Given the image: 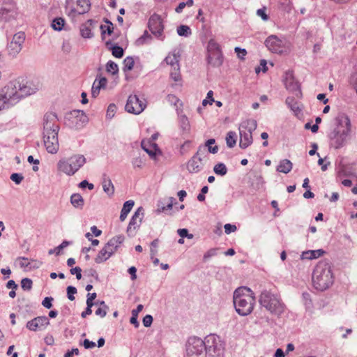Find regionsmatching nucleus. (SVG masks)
Segmentation results:
<instances>
[{"label":"nucleus","instance_id":"1","mask_svg":"<svg viewBox=\"0 0 357 357\" xmlns=\"http://www.w3.org/2000/svg\"><path fill=\"white\" fill-rule=\"evenodd\" d=\"M38 89V86L32 82L14 79L1 89L0 97L6 102L7 107H9L16 105L22 98L35 93Z\"/></svg>","mask_w":357,"mask_h":357},{"label":"nucleus","instance_id":"2","mask_svg":"<svg viewBox=\"0 0 357 357\" xmlns=\"http://www.w3.org/2000/svg\"><path fill=\"white\" fill-rule=\"evenodd\" d=\"M60 127L58 118L55 113H47L43 117V143L47 151L50 153H56L59 149L58 133Z\"/></svg>","mask_w":357,"mask_h":357},{"label":"nucleus","instance_id":"3","mask_svg":"<svg viewBox=\"0 0 357 357\" xmlns=\"http://www.w3.org/2000/svg\"><path fill=\"white\" fill-rule=\"evenodd\" d=\"M233 301L236 312L241 316H247L254 309L255 296L250 288L240 287L234 292Z\"/></svg>","mask_w":357,"mask_h":357},{"label":"nucleus","instance_id":"4","mask_svg":"<svg viewBox=\"0 0 357 357\" xmlns=\"http://www.w3.org/2000/svg\"><path fill=\"white\" fill-rule=\"evenodd\" d=\"M312 282L316 289L324 291L333 283V275L330 264L326 261H319L312 274Z\"/></svg>","mask_w":357,"mask_h":357},{"label":"nucleus","instance_id":"5","mask_svg":"<svg viewBox=\"0 0 357 357\" xmlns=\"http://www.w3.org/2000/svg\"><path fill=\"white\" fill-rule=\"evenodd\" d=\"M259 302L271 314L280 315L284 312V304L282 302L280 295L275 291L263 290L259 296Z\"/></svg>","mask_w":357,"mask_h":357},{"label":"nucleus","instance_id":"6","mask_svg":"<svg viewBox=\"0 0 357 357\" xmlns=\"http://www.w3.org/2000/svg\"><path fill=\"white\" fill-rule=\"evenodd\" d=\"M86 162L83 155H73L68 159L60 160L57 163L59 171L68 176L74 175Z\"/></svg>","mask_w":357,"mask_h":357},{"label":"nucleus","instance_id":"7","mask_svg":"<svg viewBox=\"0 0 357 357\" xmlns=\"http://www.w3.org/2000/svg\"><path fill=\"white\" fill-rule=\"evenodd\" d=\"M257 123L255 119H245L239 126L240 142L239 146L241 149H246L253 142L252 132L257 128Z\"/></svg>","mask_w":357,"mask_h":357},{"label":"nucleus","instance_id":"8","mask_svg":"<svg viewBox=\"0 0 357 357\" xmlns=\"http://www.w3.org/2000/svg\"><path fill=\"white\" fill-rule=\"evenodd\" d=\"M64 121L70 128L80 130L86 125L89 119L82 110L75 109L66 114Z\"/></svg>","mask_w":357,"mask_h":357},{"label":"nucleus","instance_id":"9","mask_svg":"<svg viewBox=\"0 0 357 357\" xmlns=\"http://www.w3.org/2000/svg\"><path fill=\"white\" fill-rule=\"evenodd\" d=\"M206 356L209 357H223L225 354L224 344L220 337L210 334L205 337Z\"/></svg>","mask_w":357,"mask_h":357},{"label":"nucleus","instance_id":"10","mask_svg":"<svg viewBox=\"0 0 357 357\" xmlns=\"http://www.w3.org/2000/svg\"><path fill=\"white\" fill-rule=\"evenodd\" d=\"M205 339L197 337H191L188 339L186 345L188 357H206Z\"/></svg>","mask_w":357,"mask_h":357},{"label":"nucleus","instance_id":"11","mask_svg":"<svg viewBox=\"0 0 357 357\" xmlns=\"http://www.w3.org/2000/svg\"><path fill=\"white\" fill-rule=\"evenodd\" d=\"M351 133V122L347 119L346 122V128L342 130L335 129L329 135L331 145L335 149H339L343 147L348 139Z\"/></svg>","mask_w":357,"mask_h":357},{"label":"nucleus","instance_id":"12","mask_svg":"<svg viewBox=\"0 0 357 357\" xmlns=\"http://www.w3.org/2000/svg\"><path fill=\"white\" fill-rule=\"evenodd\" d=\"M146 107L144 99H140L137 95L129 96L126 104V110L131 114H139Z\"/></svg>","mask_w":357,"mask_h":357},{"label":"nucleus","instance_id":"13","mask_svg":"<svg viewBox=\"0 0 357 357\" xmlns=\"http://www.w3.org/2000/svg\"><path fill=\"white\" fill-rule=\"evenodd\" d=\"M148 26L151 33L158 39L163 40L165 36L163 35L164 25L162 19L159 15H152L148 23Z\"/></svg>","mask_w":357,"mask_h":357},{"label":"nucleus","instance_id":"14","mask_svg":"<svg viewBox=\"0 0 357 357\" xmlns=\"http://www.w3.org/2000/svg\"><path fill=\"white\" fill-rule=\"evenodd\" d=\"M202 146L198 148L197 153L188 160L187 163V169L191 174H195L201 172L204 166L202 153Z\"/></svg>","mask_w":357,"mask_h":357},{"label":"nucleus","instance_id":"15","mask_svg":"<svg viewBox=\"0 0 357 357\" xmlns=\"http://www.w3.org/2000/svg\"><path fill=\"white\" fill-rule=\"evenodd\" d=\"M283 82L287 91L294 93L297 98L301 97L300 84L297 81L295 80L293 72L291 70H287L285 72Z\"/></svg>","mask_w":357,"mask_h":357},{"label":"nucleus","instance_id":"16","mask_svg":"<svg viewBox=\"0 0 357 357\" xmlns=\"http://www.w3.org/2000/svg\"><path fill=\"white\" fill-rule=\"evenodd\" d=\"M76 4L77 8H66L67 15L70 17H75L77 15H84L87 13L91 7V3L90 0H77Z\"/></svg>","mask_w":357,"mask_h":357},{"label":"nucleus","instance_id":"17","mask_svg":"<svg viewBox=\"0 0 357 357\" xmlns=\"http://www.w3.org/2000/svg\"><path fill=\"white\" fill-rule=\"evenodd\" d=\"M265 45L273 53L280 54L284 51V41L275 35L268 36L265 40Z\"/></svg>","mask_w":357,"mask_h":357},{"label":"nucleus","instance_id":"18","mask_svg":"<svg viewBox=\"0 0 357 357\" xmlns=\"http://www.w3.org/2000/svg\"><path fill=\"white\" fill-rule=\"evenodd\" d=\"M144 217V208L139 207L132 216L127 228V233L129 236H134L136 229L139 227Z\"/></svg>","mask_w":357,"mask_h":357},{"label":"nucleus","instance_id":"19","mask_svg":"<svg viewBox=\"0 0 357 357\" xmlns=\"http://www.w3.org/2000/svg\"><path fill=\"white\" fill-rule=\"evenodd\" d=\"M50 324V320L46 316H40L29 321L26 328L31 331H43Z\"/></svg>","mask_w":357,"mask_h":357},{"label":"nucleus","instance_id":"20","mask_svg":"<svg viewBox=\"0 0 357 357\" xmlns=\"http://www.w3.org/2000/svg\"><path fill=\"white\" fill-rule=\"evenodd\" d=\"M15 14L14 5L10 2L3 3L0 0V22H7L14 17Z\"/></svg>","mask_w":357,"mask_h":357},{"label":"nucleus","instance_id":"21","mask_svg":"<svg viewBox=\"0 0 357 357\" xmlns=\"http://www.w3.org/2000/svg\"><path fill=\"white\" fill-rule=\"evenodd\" d=\"M96 23V21L92 19L88 20L86 22L81 24L79 28L80 35L84 38H91L93 37L92 27Z\"/></svg>","mask_w":357,"mask_h":357},{"label":"nucleus","instance_id":"22","mask_svg":"<svg viewBox=\"0 0 357 357\" xmlns=\"http://www.w3.org/2000/svg\"><path fill=\"white\" fill-rule=\"evenodd\" d=\"M124 236L123 235L116 236L112 238L105 246L111 252L112 255L117 250L119 246L124 241Z\"/></svg>","mask_w":357,"mask_h":357},{"label":"nucleus","instance_id":"23","mask_svg":"<svg viewBox=\"0 0 357 357\" xmlns=\"http://www.w3.org/2000/svg\"><path fill=\"white\" fill-rule=\"evenodd\" d=\"M175 201L174 197H168L167 201H159L158 203V207L156 209V213L158 214L161 213H165L168 214V211H170L172 209L173 204Z\"/></svg>","mask_w":357,"mask_h":357},{"label":"nucleus","instance_id":"24","mask_svg":"<svg viewBox=\"0 0 357 357\" xmlns=\"http://www.w3.org/2000/svg\"><path fill=\"white\" fill-rule=\"evenodd\" d=\"M102 186L103 191L108 195L112 196L114 193V186L107 174L102 176Z\"/></svg>","mask_w":357,"mask_h":357},{"label":"nucleus","instance_id":"25","mask_svg":"<svg viewBox=\"0 0 357 357\" xmlns=\"http://www.w3.org/2000/svg\"><path fill=\"white\" fill-rule=\"evenodd\" d=\"M223 56L222 52H209L207 60L208 63L213 67H218L222 63Z\"/></svg>","mask_w":357,"mask_h":357},{"label":"nucleus","instance_id":"26","mask_svg":"<svg viewBox=\"0 0 357 357\" xmlns=\"http://www.w3.org/2000/svg\"><path fill=\"white\" fill-rule=\"evenodd\" d=\"M142 149L146 152L151 158H155L156 155L157 144L151 143L150 140H142L141 142Z\"/></svg>","mask_w":357,"mask_h":357},{"label":"nucleus","instance_id":"27","mask_svg":"<svg viewBox=\"0 0 357 357\" xmlns=\"http://www.w3.org/2000/svg\"><path fill=\"white\" fill-rule=\"evenodd\" d=\"M285 103L296 116H298L301 113V109L300 108L298 102L294 97H287L286 98Z\"/></svg>","mask_w":357,"mask_h":357},{"label":"nucleus","instance_id":"28","mask_svg":"<svg viewBox=\"0 0 357 357\" xmlns=\"http://www.w3.org/2000/svg\"><path fill=\"white\" fill-rule=\"evenodd\" d=\"M293 167L292 162L288 159L282 160L277 167V171L284 174L289 173Z\"/></svg>","mask_w":357,"mask_h":357},{"label":"nucleus","instance_id":"29","mask_svg":"<svg viewBox=\"0 0 357 357\" xmlns=\"http://www.w3.org/2000/svg\"><path fill=\"white\" fill-rule=\"evenodd\" d=\"M324 253V251L321 249L308 250L302 253L301 258L303 259H314L321 257Z\"/></svg>","mask_w":357,"mask_h":357},{"label":"nucleus","instance_id":"30","mask_svg":"<svg viewBox=\"0 0 357 357\" xmlns=\"http://www.w3.org/2000/svg\"><path fill=\"white\" fill-rule=\"evenodd\" d=\"M134 204H135V202L132 200L126 201L123 204V208L121 211L120 218H119L121 221H124L126 220L128 214L130 213V211L132 208Z\"/></svg>","mask_w":357,"mask_h":357},{"label":"nucleus","instance_id":"31","mask_svg":"<svg viewBox=\"0 0 357 357\" xmlns=\"http://www.w3.org/2000/svg\"><path fill=\"white\" fill-rule=\"evenodd\" d=\"M110 257H112L111 252L104 246L95 258V261L97 264H100L107 260Z\"/></svg>","mask_w":357,"mask_h":357},{"label":"nucleus","instance_id":"32","mask_svg":"<svg viewBox=\"0 0 357 357\" xmlns=\"http://www.w3.org/2000/svg\"><path fill=\"white\" fill-rule=\"evenodd\" d=\"M70 203L75 208H82L84 204V201L81 195L75 193L70 197Z\"/></svg>","mask_w":357,"mask_h":357},{"label":"nucleus","instance_id":"33","mask_svg":"<svg viewBox=\"0 0 357 357\" xmlns=\"http://www.w3.org/2000/svg\"><path fill=\"white\" fill-rule=\"evenodd\" d=\"M22 47L17 45L16 43L10 42L8 45V54L12 56H15L22 50Z\"/></svg>","mask_w":357,"mask_h":357},{"label":"nucleus","instance_id":"34","mask_svg":"<svg viewBox=\"0 0 357 357\" xmlns=\"http://www.w3.org/2000/svg\"><path fill=\"white\" fill-rule=\"evenodd\" d=\"M145 158H142L140 155L133 157L131 160V164L134 169H142L145 163Z\"/></svg>","mask_w":357,"mask_h":357},{"label":"nucleus","instance_id":"35","mask_svg":"<svg viewBox=\"0 0 357 357\" xmlns=\"http://www.w3.org/2000/svg\"><path fill=\"white\" fill-rule=\"evenodd\" d=\"M226 143L229 148H233L236 143V134L234 131H229L226 136Z\"/></svg>","mask_w":357,"mask_h":357},{"label":"nucleus","instance_id":"36","mask_svg":"<svg viewBox=\"0 0 357 357\" xmlns=\"http://www.w3.org/2000/svg\"><path fill=\"white\" fill-rule=\"evenodd\" d=\"M213 171L215 174L222 176L227 173V168L224 163L219 162L214 166Z\"/></svg>","mask_w":357,"mask_h":357},{"label":"nucleus","instance_id":"37","mask_svg":"<svg viewBox=\"0 0 357 357\" xmlns=\"http://www.w3.org/2000/svg\"><path fill=\"white\" fill-rule=\"evenodd\" d=\"M215 143L214 139H209L205 142L204 146L207 148L208 151L211 153L215 154L218 153L219 149L218 146L213 144Z\"/></svg>","mask_w":357,"mask_h":357},{"label":"nucleus","instance_id":"38","mask_svg":"<svg viewBox=\"0 0 357 357\" xmlns=\"http://www.w3.org/2000/svg\"><path fill=\"white\" fill-rule=\"evenodd\" d=\"M65 24V20L62 17H56L52 20V27L56 31H61Z\"/></svg>","mask_w":357,"mask_h":357},{"label":"nucleus","instance_id":"39","mask_svg":"<svg viewBox=\"0 0 357 357\" xmlns=\"http://www.w3.org/2000/svg\"><path fill=\"white\" fill-rule=\"evenodd\" d=\"M98 305H99V307L96 310L95 313L96 315L103 318L107 314V311L108 310V307L104 301H99Z\"/></svg>","mask_w":357,"mask_h":357},{"label":"nucleus","instance_id":"40","mask_svg":"<svg viewBox=\"0 0 357 357\" xmlns=\"http://www.w3.org/2000/svg\"><path fill=\"white\" fill-rule=\"evenodd\" d=\"M135 65V61L133 57L132 56H127L123 60V71H130L132 70Z\"/></svg>","mask_w":357,"mask_h":357},{"label":"nucleus","instance_id":"41","mask_svg":"<svg viewBox=\"0 0 357 357\" xmlns=\"http://www.w3.org/2000/svg\"><path fill=\"white\" fill-rule=\"evenodd\" d=\"M177 33L180 36L188 37L191 35L192 31L190 28L187 25H180L177 27Z\"/></svg>","mask_w":357,"mask_h":357},{"label":"nucleus","instance_id":"42","mask_svg":"<svg viewBox=\"0 0 357 357\" xmlns=\"http://www.w3.org/2000/svg\"><path fill=\"white\" fill-rule=\"evenodd\" d=\"M151 40V35L148 33L147 31H145L144 34L136 40V44L137 45H143L144 44L149 43Z\"/></svg>","mask_w":357,"mask_h":357},{"label":"nucleus","instance_id":"43","mask_svg":"<svg viewBox=\"0 0 357 357\" xmlns=\"http://www.w3.org/2000/svg\"><path fill=\"white\" fill-rule=\"evenodd\" d=\"M25 40V33L22 31H19L15 33L12 39V42L16 43L20 46L22 47V44Z\"/></svg>","mask_w":357,"mask_h":357},{"label":"nucleus","instance_id":"44","mask_svg":"<svg viewBox=\"0 0 357 357\" xmlns=\"http://www.w3.org/2000/svg\"><path fill=\"white\" fill-rule=\"evenodd\" d=\"M69 244H70V243L68 241H63L59 246L54 248V249H50L48 251V254L49 255L55 254L56 255H59L61 253V251L63 248H66Z\"/></svg>","mask_w":357,"mask_h":357},{"label":"nucleus","instance_id":"45","mask_svg":"<svg viewBox=\"0 0 357 357\" xmlns=\"http://www.w3.org/2000/svg\"><path fill=\"white\" fill-rule=\"evenodd\" d=\"M106 70L112 75H116L119 72L118 65L112 61H109L106 64Z\"/></svg>","mask_w":357,"mask_h":357},{"label":"nucleus","instance_id":"46","mask_svg":"<svg viewBox=\"0 0 357 357\" xmlns=\"http://www.w3.org/2000/svg\"><path fill=\"white\" fill-rule=\"evenodd\" d=\"M112 55L115 56L116 58L120 59L122 58L124 54L123 49L117 45H113L111 48Z\"/></svg>","mask_w":357,"mask_h":357},{"label":"nucleus","instance_id":"47","mask_svg":"<svg viewBox=\"0 0 357 357\" xmlns=\"http://www.w3.org/2000/svg\"><path fill=\"white\" fill-rule=\"evenodd\" d=\"M303 303L307 310H311L312 308V302L310 294L307 292H303L302 294Z\"/></svg>","mask_w":357,"mask_h":357},{"label":"nucleus","instance_id":"48","mask_svg":"<svg viewBox=\"0 0 357 357\" xmlns=\"http://www.w3.org/2000/svg\"><path fill=\"white\" fill-rule=\"evenodd\" d=\"M178 122L183 130H187L189 129V121L185 115H180L178 117Z\"/></svg>","mask_w":357,"mask_h":357},{"label":"nucleus","instance_id":"49","mask_svg":"<svg viewBox=\"0 0 357 357\" xmlns=\"http://www.w3.org/2000/svg\"><path fill=\"white\" fill-rule=\"evenodd\" d=\"M170 77L175 82H178V81L181 80V74H180L179 66H176L174 68H172V69L170 72Z\"/></svg>","mask_w":357,"mask_h":357},{"label":"nucleus","instance_id":"50","mask_svg":"<svg viewBox=\"0 0 357 357\" xmlns=\"http://www.w3.org/2000/svg\"><path fill=\"white\" fill-rule=\"evenodd\" d=\"M221 51L220 47L218 43L213 40H210L208 44V52H214Z\"/></svg>","mask_w":357,"mask_h":357},{"label":"nucleus","instance_id":"51","mask_svg":"<svg viewBox=\"0 0 357 357\" xmlns=\"http://www.w3.org/2000/svg\"><path fill=\"white\" fill-rule=\"evenodd\" d=\"M165 61L167 62V64L170 65L172 68L179 66L178 59L175 54L167 56L165 58Z\"/></svg>","mask_w":357,"mask_h":357},{"label":"nucleus","instance_id":"52","mask_svg":"<svg viewBox=\"0 0 357 357\" xmlns=\"http://www.w3.org/2000/svg\"><path fill=\"white\" fill-rule=\"evenodd\" d=\"M17 261L21 268H24L26 271L29 270V266L31 265V262L29 261L28 258L26 257H19L17 258Z\"/></svg>","mask_w":357,"mask_h":357},{"label":"nucleus","instance_id":"53","mask_svg":"<svg viewBox=\"0 0 357 357\" xmlns=\"http://www.w3.org/2000/svg\"><path fill=\"white\" fill-rule=\"evenodd\" d=\"M32 280L29 278H24L21 281V287L25 291H29L32 288Z\"/></svg>","mask_w":357,"mask_h":357},{"label":"nucleus","instance_id":"54","mask_svg":"<svg viewBox=\"0 0 357 357\" xmlns=\"http://www.w3.org/2000/svg\"><path fill=\"white\" fill-rule=\"evenodd\" d=\"M280 5L281 8L287 13L291 10V0H280Z\"/></svg>","mask_w":357,"mask_h":357},{"label":"nucleus","instance_id":"55","mask_svg":"<svg viewBox=\"0 0 357 357\" xmlns=\"http://www.w3.org/2000/svg\"><path fill=\"white\" fill-rule=\"evenodd\" d=\"M67 291V296L70 301L75 300V294H77V289L73 286H68L66 289Z\"/></svg>","mask_w":357,"mask_h":357},{"label":"nucleus","instance_id":"56","mask_svg":"<svg viewBox=\"0 0 357 357\" xmlns=\"http://www.w3.org/2000/svg\"><path fill=\"white\" fill-rule=\"evenodd\" d=\"M266 7H263L262 8H259L257 10V15L265 22L269 20V15L266 13Z\"/></svg>","mask_w":357,"mask_h":357},{"label":"nucleus","instance_id":"57","mask_svg":"<svg viewBox=\"0 0 357 357\" xmlns=\"http://www.w3.org/2000/svg\"><path fill=\"white\" fill-rule=\"evenodd\" d=\"M116 110V107L114 104H110L107 110L106 116L107 119H111L114 117Z\"/></svg>","mask_w":357,"mask_h":357},{"label":"nucleus","instance_id":"58","mask_svg":"<svg viewBox=\"0 0 357 357\" xmlns=\"http://www.w3.org/2000/svg\"><path fill=\"white\" fill-rule=\"evenodd\" d=\"M10 179L15 182V184H20L22 180L24 179V176L22 174L20 173H13L10 175Z\"/></svg>","mask_w":357,"mask_h":357},{"label":"nucleus","instance_id":"59","mask_svg":"<svg viewBox=\"0 0 357 357\" xmlns=\"http://www.w3.org/2000/svg\"><path fill=\"white\" fill-rule=\"evenodd\" d=\"M100 28L101 30V36L102 38L105 33H107L109 36L113 33L114 26H106L102 24Z\"/></svg>","mask_w":357,"mask_h":357},{"label":"nucleus","instance_id":"60","mask_svg":"<svg viewBox=\"0 0 357 357\" xmlns=\"http://www.w3.org/2000/svg\"><path fill=\"white\" fill-rule=\"evenodd\" d=\"M158 239L156 238L155 240H153L151 243V250H150V252H151V258H153V256H155L158 251H157V248L158 246Z\"/></svg>","mask_w":357,"mask_h":357},{"label":"nucleus","instance_id":"61","mask_svg":"<svg viewBox=\"0 0 357 357\" xmlns=\"http://www.w3.org/2000/svg\"><path fill=\"white\" fill-rule=\"evenodd\" d=\"M213 92L212 91H209L207 93L206 98L203 100L202 105L204 106L207 105L208 104L212 105V103L214 102V99L213 98Z\"/></svg>","mask_w":357,"mask_h":357},{"label":"nucleus","instance_id":"62","mask_svg":"<svg viewBox=\"0 0 357 357\" xmlns=\"http://www.w3.org/2000/svg\"><path fill=\"white\" fill-rule=\"evenodd\" d=\"M178 234L181 238H188L189 239H192L193 238V235L192 234H189L188 230L187 229H179L177 231Z\"/></svg>","mask_w":357,"mask_h":357},{"label":"nucleus","instance_id":"63","mask_svg":"<svg viewBox=\"0 0 357 357\" xmlns=\"http://www.w3.org/2000/svg\"><path fill=\"white\" fill-rule=\"evenodd\" d=\"M217 250L218 249L217 248H211L210 250H208L204 255V257H203V259L204 261H206L208 260L209 258L212 257H214L215 255H217Z\"/></svg>","mask_w":357,"mask_h":357},{"label":"nucleus","instance_id":"64","mask_svg":"<svg viewBox=\"0 0 357 357\" xmlns=\"http://www.w3.org/2000/svg\"><path fill=\"white\" fill-rule=\"evenodd\" d=\"M100 89L102 88L97 84V78H96L91 89L92 96L96 97L99 94Z\"/></svg>","mask_w":357,"mask_h":357}]
</instances>
